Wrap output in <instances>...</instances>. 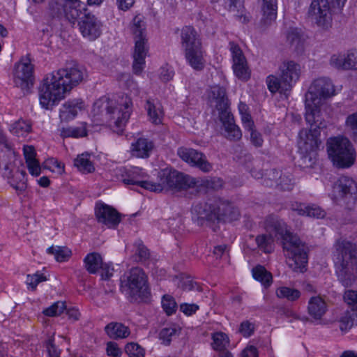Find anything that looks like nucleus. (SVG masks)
Wrapping results in <instances>:
<instances>
[{
    "instance_id": "1",
    "label": "nucleus",
    "mask_w": 357,
    "mask_h": 357,
    "mask_svg": "<svg viewBox=\"0 0 357 357\" xmlns=\"http://www.w3.org/2000/svg\"><path fill=\"white\" fill-rule=\"evenodd\" d=\"M86 76L85 68L75 61H67L62 68L48 74L40 88L42 107L48 109L57 105Z\"/></svg>"
},
{
    "instance_id": "2",
    "label": "nucleus",
    "mask_w": 357,
    "mask_h": 357,
    "mask_svg": "<svg viewBox=\"0 0 357 357\" xmlns=\"http://www.w3.org/2000/svg\"><path fill=\"white\" fill-rule=\"evenodd\" d=\"M266 231L282 240L283 249L289 259L288 265L296 273H305L308 263V247L300 238L287 230L286 223L277 215L270 214L264 220Z\"/></svg>"
},
{
    "instance_id": "3",
    "label": "nucleus",
    "mask_w": 357,
    "mask_h": 357,
    "mask_svg": "<svg viewBox=\"0 0 357 357\" xmlns=\"http://www.w3.org/2000/svg\"><path fill=\"white\" fill-rule=\"evenodd\" d=\"M192 214L193 220L199 226L206 222H231L240 215L237 208L229 201L220 198L194 204Z\"/></svg>"
},
{
    "instance_id": "4",
    "label": "nucleus",
    "mask_w": 357,
    "mask_h": 357,
    "mask_svg": "<svg viewBox=\"0 0 357 357\" xmlns=\"http://www.w3.org/2000/svg\"><path fill=\"white\" fill-rule=\"evenodd\" d=\"M132 111V101L128 98H122L119 102L102 97L93 106V113L100 116L102 121L116 128L115 132L121 133Z\"/></svg>"
},
{
    "instance_id": "5",
    "label": "nucleus",
    "mask_w": 357,
    "mask_h": 357,
    "mask_svg": "<svg viewBox=\"0 0 357 357\" xmlns=\"http://www.w3.org/2000/svg\"><path fill=\"white\" fill-rule=\"evenodd\" d=\"M335 248L338 280L344 287H351L356 278L354 272H357V245L340 238L337 241Z\"/></svg>"
},
{
    "instance_id": "6",
    "label": "nucleus",
    "mask_w": 357,
    "mask_h": 357,
    "mask_svg": "<svg viewBox=\"0 0 357 357\" xmlns=\"http://www.w3.org/2000/svg\"><path fill=\"white\" fill-rule=\"evenodd\" d=\"M335 95V86L329 78L319 77L314 79L305 93L306 122L319 121L322 118L321 105Z\"/></svg>"
},
{
    "instance_id": "7",
    "label": "nucleus",
    "mask_w": 357,
    "mask_h": 357,
    "mask_svg": "<svg viewBox=\"0 0 357 357\" xmlns=\"http://www.w3.org/2000/svg\"><path fill=\"white\" fill-rule=\"evenodd\" d=\"M120 290L130 301H146L151 296L148 276L139 267L132 268L120 279Z\"/></svg>"
},
{
    "instance_id": "8",
    "label": "nucleus",
    "mask_w": 357,
    "mask_h": 357,
    "mask_svg": "<svg viewBox=\"0 0 357 357\" xmlns=\"http://www.w3.org/2000/svg\"><path fill=\"white\" fill-rule=\"evenodd\" d=\"M307 123L310 125V128L309 130L303 129L299 132L298 146L304 163L311 166L315 162L317 150L321 144V130L326 127V123L323 118H320L319 121Z\"/></svg>"
},
{
    "instance_id": "9",
    "label": "nucleus",
    "mask_w": 357,
    "mask_h": 357,
    "mask_svg": "<svg viewBox=\"0 0 357 357\" xmlns=\"http://www.w3.org/2000/svg\"><path fill=\"white\" fill-rule=\"evenodd\" d=\"M278 70V76L270 75L267 77V86L272 93H286L291 91L299 79L301 74V65L292 60H285L280 65Z\"/></svg>"
},
{
    "instance_id": "10",
    "label": "nucleus",
    "mask_w": 357,
    "mask_h": 357,
    "mask_svg": "<svg viewBox=\"0 0 357 357\" xmlns=\"http://www.w3.org/2000/svg\"><path fill=\"white\" fill-rule=\"evenodd\" d=\"M327 151L333 165L338 168H349L355 162V150L346 137L330 138L327 142Z\"/></svg>"
},
{
    "instance_id": "11",
    "label": "nucleus",
    "mask_w": 357,
    "mask_h": 357,
    "mask_svg": "<svg viewBox=\"0 0 357 357\" xmlns=\"http://www.w3.org/2000/svg\"><path fill=\"white\" fill-rule=\"evenodd\" d=\"M129 29L133 36L135 43L132 69L135 74H140L145 66V59L149 53V43L144 24H130Z\"/></svg>"
},
{
    "instance_id": "12",
    "label": "nucleus",
    "mask_w": 357,
    "mask_h": 357,
    "mask_svg": "<svg viewBox=\"0 0 357 357\" xmlns=\"http://www.w3.org/2000/svg\"><path fill=\"white\" fill-rule=\"evenodd\" d=\"M160 182L155 185H160L161 192L164 188L177 191L192 190L196 185V178L172 168L161 169L158 174Z\"/></svg>"
},
{
    "instance_id": "13",
    "label": "nucleus",
    "mask_w": 357,
    "mask_h": 357,
    "mask_svg": "<svg viewBox=\"0 0 357 357\" xmlns=\"http://www.w3.org/2000/svg\"><path fill=\"white\" fill-rule=\"evenodd\" d=\"M114 176L116 179L125 185H137L150 191H159L160 185H155V183L146 180L148 175L143 169L138 167H119L114 169Z\"/></svg>"
},
{
    "instance_id": "14",
    "label": "nucleus",
    "mask_w": 357,
    "mask_h": 357,
    "mask_svg": "<svg viewBox=\"0 0 357 357\" xmlns=\"http://www.w3.org/2000/svg\"><path fill=\"white\" fill-rule=\"evenodd\" d=\"M347 0H313L310 4L308 15L317 22H329L332 15L340 11Z\"/></svg>"
},
{
    "instance_id": "15",
    "label": "nucleus",
    "mask_w": 357,
    "mask_h": 357,
    "mask_svg": "<svg viewBox=\"0 0 357 357\" xmlns=\"http://www.w3.org/2000/svg\"><path fill=\"white\" fill-rule=\"evenodd\" d=\"M33 67L29 59L21 61L15 65L13 77L15 86L20 88L24 94L28 93L33 85Z\"/></svg>"
},
{
    "instance_id": "16",
    "label": "nucleus",
    "mask_w": 357,
    "mask_h": 357,
    "mask_svg": "<svg viewBox=\"0 0 357 357\" xmlns=\"http://www.w3.org/2000/svg\"><path fill=\"white\" fill-rule=\"evenodd\" d=\"M336 190L343 200L346 208L351 210L357 202V184L348 176H341L337 183Z\"/></svg>"
},
{
    "instance_id": "17",
    "label": "nucleus",
    "mask_w": 357,
    "mask_h": 357,
    "mask_svg": "<svg viewBox=\"0 0 357 357\" xmlns=\"http://www.w3.org/2000/svg\"><path fill=\"white\" fill-rule=\"evenodd\" d=\"M177 154L183 161L203 172H209L213 169V165L208 161L206 156L195 149L181 147L178 149Z\"/></svg>"
},
{
    "instance_id": "18",
    "label": "nucleus",
    "mask_w": 357,
    "mask_h": 357,
    "mask_svg": "<svg viewBox=\"0 0 357 357\" xmlns=\"http://www.w3.org/2000/svg\"><path fill=\"white\" fill-rule=\"evenodd\" d=\"M229 47L232 56L234 75L239 79L247 81L250 77V70L243 51L239 45L233 41L229 42Z\"/></svg>"
},
{
    "instance_id": "19",
    "label": "nucleus",
    "mask_w": 357,
    "mask_h": 357,
    "mask_svg": "<svg viewBox=\"0 0 357 357\" xmlns=\"http://www.w3.org/2000/svg\"><path fill=\"white\" fill-rule=\"evenodd\" d=\"M2 175L17 194H21L26 190L27 178L25 170L16 169L12 162H8L4 166Z\"/></svg>"
},
{
    "instance_id": "20",
    "label": "nucleus",
    "mask_w": 357,
    "mask_h": 357,
    "mask_svg": "<svg viewBox=\"0 0 357 357\" xmlns=\"http://www.w3.org/2000/svg\"><path fill=\"white\" fill-rule=\"evenodd\" d=\"M263 184L268 187L276 186L281 190L290 191L294 186V181L290 173L272 169L267 172Z\"/></svg>"
},
{
    "instance_id": "21",
    "label": "nucleus",
    "mask_w": 357,
    "mask_h": 357,
    "mask_svg": "<svg viewBox=\"0 0 357 357\" xmlns=\"http://www.w3.org/2000/svg\"><path fill=\"white\" fill-rule=\"evenodd\" d=\"M95 214L98 222L108 228H115L121 222L120 214L114 208L104 203L96 204Z\"/></svg>"
},
{
    "instance_id": "22",
    "label": "nucleus",
    "mask_w": 357,
    "mask_h": 357,
    "mask_svg": "<svg viewBox=\"0 0 357 357\" xmlns=\"http://www.w3.org/2000/svg\"><path fill=\"white\" fill-rule=\"evenodd\" d=\"M219 119L222 123L223 136L228 140L237 142L242 137L240 128L235 123L234 117L230 111L219 114Z\"/></svg>"
},
{
    "instance_id": "23",
    "label": "nucleus",
    "mask_w": 357,
    "mask_h": 357,
    "mask_svg": "<svg viewBox=\"0 0 357 357\" xmlns=\"http://www.w3.org/2000/svg\"><path fill=\"white\" fill-rule=\"evenodd\" d=\"M185 58L190 66L196 70L204 68V59L202 45L185 49Z\"/></svg>"
},
{
    "instance_id": "24",
    "label": "nucleus",
    "mask_w": 357,
    "mask_h": 357,
    "mask_svg": "<svg viewBox=\"0 0 357 357\" xmlns=\"http://www.w3.org/2000/svg\"><path fill=\"white\" fill-rule=\"evenodd\" d=\"M287 40L298 54L304 51L305 36L301 29L290 27L286 33Z\"/></svg>"
},
{
    "instance_id": "25",
    "label": "nucleus",
    "mask_w": 357,
    "mask_h": 357,
    "mask_svg": "<svg viewBox=\"0 0 357 357\" xmlns=\"http://www.w3.org/2000/svg\"><path fill=\"white\" fill-rule=\"evenodd\" d=\"M261 13V22H271L277 18V0H258Z\"/></svg>"
},
{
    "instance_id": "26",
    "label": "nucleus",
    "mask_w": 357,
    "mask_h": 357,
    "mask_svg": "<svg viewBox=\"0 0 357 357\" xmlns=\"http://www.w3.org/2000/svg\"><path fill=\"white\" fill-rule=\"evenodd\" d=\"M82 101L78 99L66 102L60 109L59 116L61 121H68L74 119L82 109Z\"/></svg>"
},
{
    "instance_id": "27",
    "label": "nucleus",
    "mask_w": 357,
    "mask_h": 357,
    "mask_svg": "<svg viewBox=\"0 0 357 357\" xmlns=\"http://www.w3.org/2000/svg\"><path fill=\"white\" fill-rule=\"evenodd\" d=\"M133 155L142 158L149 157L154 149V143L147 138L140 137L132 144Z\"/></svg>"
},
{
    "instance_id": "28",
    "label": "nucleus",
    "mask_w": 357,
    "mask_h": 357,
    "mask_svg": "<svg viewBox=\"0 0 357 357\" xmlns=\"http://www.w3.org/2000/svg\"><path fill=\"white\" fill-rule=\"evenodd\" d=\"M144 108L151 123L155 125L162 123L163 112L161 105L158 100L151 98L147 99Z\"/></svg>"
},
{
    "instance_id": "29",
    "label": "nucleus",
    "mask_w": 357,
    "mask_h": 357,
    "mask_svg": "<svg viewBox=\"0 0 357 357\" xmlns=\"http://www.w3.org/2000/svg\"><path fill=\"white\" fill-rule=\"evenodd\" d=\"M213 98L215 100V108L219 114L229 110L228 98L226 96V90L224 87L215 86L211 89Z\"/></svg>"
},
{
    "instance_id": "30",
    "label": "nucleus",
    "mask_w": 357,
    "mask_h": 357,
    "mask_svg": "<svg viewBox=\"0 0 357 357\" xmlns=\"http://www.w3.org/2000/svg\"><path fill=\"white\" fill-rule=\"evenodd\" d=\"M182 45L185 49L202 45L199 35L190 25L185 26L181 30Z\"/></svg>"
},
{
    "instance_id": "31",
    "label": "nucleus",
    "mask_w": 357,
    "mask_h": 357,
    "mask_svg": "<svg viewBox=\"0 0 357 357\" xmlns=\"http://www.w3.org/2000/svg\"><path fill=\"white\" fill-rule=\"evenodd\" d=\"M65 3L69 8V12L66 13V18L68 22H75L77 18H79L82 13L77 8L79 5V0H54L52 3L53 6Z\"/></svg>"
},
{
    "instance_id": "32",
    "label": "nucleus",
    "mask_w": 357,
    "mask_h": 357,
    "mask_svg": "<svg viewBox=\"0 0 357 357\" xmlns=\"http://www.w3.org/2000/svg\"><path fill=\"white\" fill-rule=\"evenodd\" d=\"M308 312L315 319H319L326 311V305L320 297H312L308 303Z\"/></svg>"
},
{
    "instance_id": "33",
    "label": "nucleus",
    "mask_w": 357,
    "mask_h": 357,
    "mask_svg": "<svg viewBox=\"0 0 357 357\" xmlns=\"http://www.w3.org/2000/svg\"><path fill=\"white\" fill-rule=\"evenodd\" d=\"M84 263L86 270L90 274H96L103 261L101 255L97 252H91L88 254L84 259Z\"/></svg>"
},
{
    "instance_id": "34",
    "label": "nucleus",
    "mask_w": 357,
    "mask_h": 357,
    "mask_svg": "<svg viewBox=\"0 0 357 357\" xmlns=\"http://www.w3.org/2000/svg\"><path fill=\"white\" fill-rule=\"evenodd\" d=\"M223 185V181L220 178L213 177L210 178H196V185L194 190L197 192L199 188H204L207 190H218Z\"/></svg>"
},
{
    "instance_id": "35",
    "label": "nucleus",
    "mask_w": 357,
    "mask_h": 357,
    "mask_svg": "<svg viewBox=\"0 0 357 357\" xmlns=\"http://www.w3.org/2000/svg\"><path fill=\"white\" fill-rule=\"evenodd\" d=\"M107 334L112 339L124 338L130 334L127 327L120 323H110L105 326Z\"/></svg>"
},
{
    "instance_id": "36",
    "label": "nucleus",
    "mask_w": 357,
    "mask_h": 357,
    "mask_svg": "<svg viewBox=\"0 0 357 357\" xmlns=\"http://www.w3.org/2000/svg\"><path fill=\"white\" fill-rule=\"evenodd\" d=\"M74 165L84 174L91 173L95 170L93 164L90 160V155L88 153L77 155L74 160Z\"/></svg>"
},
{
    "instance_id": "37",
    "label": "nucleus",
    "mask_w": 357,
    "mask_h": 357,
    "mask_svg": "<svg viewBox=\"0 0 357 357\" xmlns=\"http://www.w3.org/2000/svg\"><path fill=\"white\" fill-rule=\"evenodd\" d=\"M79 29L84 38L94 40L101 34L100 24H78Z\"/></svg>"
},
{
    "instance_id": "38",
    "label": "nucleus",
    "mask_w": 357,
    "mask_h": 357,
    "mask_svg": "<svg viewBox=\"0 0 357 357\" xmlns=\"http://www.w3.org/2000/svg\"><path fill=\"white\" fill-rule=\"evenodd\" d=\"M253 278L267 287L272 283V275L262 266H257L252 269Z\"/></svg>"
},
{
    "instance_id": "39",
    "label": "nucleus",
    "mask_w": 357,
    "mask_h": 357,
    "mask_svg": "<svg viewBox=\"0 0 357 357\" xmlns=\"http://www.w3.org/2000/svg\"><path fill=\"white\" fill-rule=\"evenodd\" d=\"M86 123H82L77 127L63 128L61 130V135L63 137H82L87 135Z\"/></svg>"
},
{
    "instance_id": "40",
    "label": "nucleus",
    "mask_w": 357,
    "mask_h": 357,
    "mask_svg": "<svg viewBox=\"0 0 357 357\" xmlns=\"http://www.w3.org/2000/svg\"><path fill=\"white\" fill-rule=\"evenodd\" d=\"M354 324L357 325V313L347 310L340 319V329L342 332H347Z\"/></svg>"
},
{
    "instance_id": "41",
    "label": "nucleus",
    "mask_w": 357,
    "mask_h": 357,
    "mask_svg": "<svg viewBox=\"0 0 357 357\" xmlns=\"http://www.w3.org/2000/svg\"><path fill=\"white\" fill-rule=\"evenodd\" d=\"M213 342L211 346L214 350L226 351V348L229 344V340L227 335L222 332L215 333L212 337Z\"/></svg>"
},
{
    "instance_id": "42",
    "label": "nucleus",
    "mask_w": 357,
    "mask_h": 357,
    "mask_svg": "<svg viewBox=\"0 0 357 357\" xmlns=\"http://www.w3.org/2000/svg\"><path fill=\"white\" fill-rule=\"evenodd\" d=\"M53 1L54 0H50L49 3L50 14L52 17V19L56 20H67L66 18V13L69 12V8L66 6L65 3L53 6L52 4Z\"/></svg>"
},
{
    "instance_id": "43",
    "label": "nucleus",
    "mask_w": 357,
    "mask_h": 357,
    "mask_svg": "<svg viewBox=\"0 0 357 357\" xmlns=\"http://www.w3.org/2000/svg\"><path fill=\"white\" fill-rule=\"evenodd\" d=\"M257 247L265 253H271L273 251V238L271 235H258L255 238Z\"/></svg>"
},
{
    "instance_id": "44",
    "label": "nucleus",
    "mask_w": 357,
    "mask_h": 357,
    "mask_svg": "<svg viewBox=\"0 0 357 357\" xmlns=\"http://www.w3.org/2000/svg\"><path fill=\"white\" fill-rule=\"evenodd\" d=\"M31 130V125L24 120H19L11 125L10 130V132L17 136L24 137L27 133L30 132Z\"/></svg>"
},
{
    "instance_id": "45",
    "label": "nucleus",
    "mask_w": 357,
    "mask_h": 357,
    "mask_svg": "<svg viewBox=\"0 0 357 357\" xmlns=\"http://www.w3.org/2000/svg\"><path fill=\"white\" fill-rule=\"evenodd\" d=\"M47 252L53 255L59 262L67 261L71 255V251L66 247L52 246L47 248Z\"/></svg>"
},
{
    "instance_id": "46",
    "label": "nucleus",
    "mask_w": 357,
    "mask_h": 357,
    "mask_svg": "<svg viewBox=\"0 0 357 357\" xmlns=\"http://www.w3.org/2000/svg\"><path fill=\"white\" fill-rule=\"evenodd\" d=\"M276 295L280 298H286L290 301H294L299 298L301 292L296 289L287 287H281L277 289Z\"/></svg>"
},
{
    "instance_id": "47",
    "label": "nucleus",
    "mask_w": 357,
    "mask_h": 357,
    "mask_svg": "<svg viewBox=\"0 0 357 357\" xmlns=\"http://www.w3.org/2000/svg\"><path fill=\"white\" fill-rule=\"evenodd\" d=\"M162 307L167 315L174 314L177 309V304L174 298L170 295H164L162 298Z\"/></svg>"
},
{
    "instance_id": "48",
    "label": "nucleus",
    "mask_w": 357,
    "mask_h": 357,
    "mask_svg": "<svg viewBox=\"0 0 357 357\" xmlns=\"http://www.w3.org/2000/svg\"><path fill=\"white\" fill-rule=\"evenodd\" d=\"M66 310V306L64 302L58 301L53 303L49 307L43 310V314L47 317H56L60 315L63 311Z\"/></svg>"
},
{
    "instance_id": "49",
    "label": "nucleus",
    "mask_w": 357,
    "mask_h": 357,
    "mask_svg": "<svg viewBox=\"0 0 357 357\" xmlns=\"http://www.w3.org/2000/svg\"><path fill=\"white\" fill-rule=\"evenodd\" d=\"M326 215V211L316 204H307V209L304 216L311 217L317 219L324 218Z\"/></svg>"
},
{
    "instance_id": "50",
    "label": "nucleus",
    "mask_w": 357,
    "mask_h": 357,
    "mask_svg": "<svg viewBox=\"0 0 357 357\" xmlns=\"http://www.w3.org/2000/svg\"><path fill=\"white\" fill-rule=\"evenodd\" d=\"M346 126L354 139H357V112L350 114L346 119Z\"/></svg>"
},
{
    "instance_id": "51",
    "label": "nucleus",
    "mask_w": 357,
    "mask_h": 357,
    "mask_svg": "<svg viewBox=\"0 0 357 357\" xmlns=\"http://www.w3.org/2000/svg\"><path fill=\"white\" fill-rule=\"evenodd\" d=\"M345 54H334L331 56L330 65L337 69L344 70Z\"/></svg>"
},
{
    "instance_id": "52",
    "label": "nucleus",
    "mask_w": 357,
    "mask_h": 357,
    "mask_svg": "<svg viewBox=\"0 0 357 357\" xmlns=\"http://www.w3.org/2000/svg\"><path fill=\"white\" fill-rule=\"evenodd\" d=\"M344 301L349 305L353 306L350 311L357 313V291L347 290L344 294Z\"/></svg>"
},
{
    "instance_id": "53",
    "label": "nucleus",
    "mask_w": 357,
    "mask_h": 357,
    "mask_svg": "<svg viewBox=\"0 0 357 357\" xmlns=\"http://www.w3.org/2000/svg\"><path fill=\"white\" fill-rule=\"evenodd\" d=\"M45 280H47V278L43 274L36 273L33 275H28L26 282L32 290H34L40 282Z\"/></svg>"
},
{
    "instance_id": "54",
    "label": "nucleus",
    "mask_w": 357,
    "mask_h": 357,
    "mask_svg": "<svg viewBox=\"0 0 357 357\" xmlns=\"http://www.w3.org/2000/svg\"><path fill=\"white\" fill-rule=\"evenodd\" d=\"M345 58L344 70H357V53L349 52Z\"/></svg>"
},
{
    "instance_id": "55",
    "label": "nucleus",
    "mask_w": 357,
    "mask_h": 357,
    "mask_svg": "<svg viewBox=\"0 0 357 357\" xmlns=\"http://www.w3.org/2000/svg\"><path fill=\"white\" fill-rule=\"evenodd\" d=\"M176 333V330L174 328H164L160 331L159 337L163 344L169 345L172 341V337L175 335Z\"/></svg>"
},
{
    "instance_id": "56",
    "label": "nucleus",
    "mask_w": 357,
    "mask_h": 357,
    "mask_svg": "<svg viewBox=\"0 0 357 357\" xmlns=\"http://www.w3.org/2000/svg\"><path fill=\"white\" fill-rule=\"evenodd\" d=\"M135 245L137 248L136 254L138 255L139 261H144L147 260L150 257V252L147 248L141 241H136Z\"/></svg>"
},
{
    "instance_id": "57",
    "label": "nucleus",
    "mask_w": 357,
    "mask_h": 357,
    "mask_svg": "<svg viewBox=\"0 0 357 357\" xmlns=\"http://www.w3.org/2000/svg\"><path fill=\"white\" fill-rule=\"evenodd\" d=\"M255 331L254 324L248 320L243 321L239 326L238 332L245 337H250Z\"/></svg>"
},
{
    "instance_id": "58",
    "label": "nucleus",
    "mask_w": 357,
    "mask_h": 357,
    "mask_svg": "<svg viewBox=\"0 0 357 357\" xmlns=\"http://www.w3.org/2000/svg\"><path fill=\"white\" fill-rule=\"evenodd\" d=\"M125 351L129 356H137V354L140 351L145 354L144 349L134 342L128 343L125 347Z\"/></svg>"
},
{
    "instance_id": "59",
    "label": "nucleus",
    "mask_w": 357,
    "mask_h": 357,
    "mask_svg": "<svg viewBox=\"0 0 357 357\" xmlns=\"http://www.w3.org/2000/svg\"><path fill=\"white\" fill-rule=\"evenodd\" d=\"M26 166L29 173L34 176H38L40 174L41 167L38 160L36 158L29 161L26 162Z\"/></svg>"
},
{
    "instance_id": "60",
    "label": "nucleus",
    "mask_w": 357,
    "mask_h": 357,
    "mask_svg": "<svg viewBox=\"0 0 357 357\" xmlns=\"http://www.w3.org/2000/svg\"><path fill=\"white\" fill-rule=\"evenodd\" d=\"M181 287L185 291L196 290L201 291L202 290L201 286L190 278H187L181 282Z\"/></svg>"
},
{
    "instance_id": "61",
    "label": "nucleus",
    "mask_w": 357,
    "mask_h": 357,
    "mask_svg": "<svg viewBox=\"0 0 357 357\" xmlns=\"http://www.w3.org/2000/svg\"><path fill=\"white\" fill-rule=\"evenodd\" d=\"M49 357H60V352L54 342V338H49L45 342Z\"/></svg>"
},
{
    "instance_id": "62",
    "label": "nucleus",
    "mask_w": 357,
    "mask_h": 357,
    "mask_svg": "<svg viewBox=\"0 0 357 357\" xmlns=\"http://www.w3.org/2000/svg\"><path fill=\"white\" fill-rule=\"evenodd\" d=\"M107 353L112 357H119L122 354L117 344L113 342H109L107 344Z\"/></svg>"
},
{
    "instance_id": "63",
    "label": "nucleus",
    "mask_w": 357,
    "mask_h": 357,
    "mask_svg": "<svg viewBox=\"0 0 357 357\" xmlns=\"http://www.w3.org/2000/svg\"><path fill=\"white\" fill-rule=\"evenodd\" d=\"M100 269L101 270L100 276L102 280H109L113 275L114 268L110 264L103 263Z\"/></svg>"
},
{
    "instance_id": "64",
    "label": "nucleus",
    "mask_w": 357,
    "mask_h": 357,
    "mask_svg": "<svg viewBox=\"0 0 357 357\" xmlns=\"http://www.w3.org/2000/svg\"><path fill=\"white\" fill-rule=\"evenodd\" d=\"M174 75V71L167 66H164L160 68V78L162 82H169L173 78Z\"/></svg>"
}]
</instances>
